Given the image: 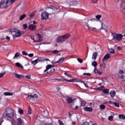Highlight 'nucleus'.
Listing matches in <instances>:
<instances>
[{
  "instance_id": "obj_28",
  "label": "nucleus",
  "mask_w": 125,
  "mask_h": 125,
  "mask_svg": "<svg viewBox=\"0 0 125 125\" xmlns=\"http://www.w3.org/2000/svg\"><path fill=\"white\" fill-rule=\"evenodd\" d=\"M119 119H123V120H125V114H120L119 115Z\"/></svg>"
},
{
  "instance_id": "obj_46",
  "label": "nucleus",
  "mask_w": 125,
  "mask_h": 125,
  "mask_svg": "<svg viewBox=\"0 0 125 125\" xmlns=\"http://www.w3.org/2000/svg\"><path fill=\"white\" fill-rule=\"evenodd\" d=\"M58 123H59V125H64V123H63V122L62 121H61V120H58Z\"/></svg>"
},
{
  "instance_id": "obj_23",
  "label": "nucleus",
  "mask_w": 125,
  "mask_h": 125,
  "mask_svg": "<svg viewBox=\"0 0 125 125\" xmlns=\"http://www.w3.org/2000/svg\"><path fill=\"white\" fill-rule=\"evenodd\" d=\"M26 98H29L30 100H34V96L33 95H28Z\"/></svg>"
},
{
  "instance_id": "obj_14",
  "label": "nucleus",
  "mask_w": 125,
  "mask_h": 125,
  "mask_svg": "<svg viewBox=\"0 0 125 125\" xmlns=\"http://www.w3.org/2000/svg\"><path fill=\"white\" fill-rule=\"evenodd\" d=\"M78 4V2L76 1H72L69 2V5L70 6H76Z\"/></svg>"
},
{
  "instance_id": "obj_52",
  "label": "nucleus",
  "mask_w": 125,
  "mask_h": 125,
  "mask_svg": "<svg viewBox=\"0 0 125 125\" xmlns=\"http://www.w3.org/2000/svg\"><path fill=\"white\" fill-rule=\"evenodd\" d=\"M124 72L123 70H119V74L120 75H123V74H124Z\"/></svg>"
},
{
  "instance_id": "obj_47",
  "label": "nucleus",
  "mask_w": 125,
  "mask_h": 125,
  "mask_svg": "<svg viewBox=\"0 0 125 125\" xmlns=\"http://www.w3.org/2000/svg\"><path fill=\"white\" fill-rule=\"evenodd\" d=\"M23 29L24 30H26V29H27V28H28V25H27L26 24H23Z\"/></svg>"
},
{
  "instance_id": "obj_56",
  "label": "nucleus",
  "mask_w": 125,
  "mask_h": 125,
  "mask_svg": "<svg viewBox=\"0 0 125 125\" xmlns=\"http://www.w3.org/2000/svg\"><path fill=\"white\" fill-rule=\"evenodd\" d=\"M83 125H89V123L87 122H84Z\"/></svg>"
},
{
  "instance_id": "obj_32",
  "label": "nucleus",
  "mask_w": 125,
  "mask_h": 125,
  "mask_svg": "<svg viewBox=\"0 0 125 125\" xmlns=\"http://www.w3.org/2000/svg\"><path fill=\"white\" fill-rule=\"evenodd\" d=\"M18 110L19 114L21 115H23L24 111L22 110V109L21 108H19Z\"/></svg>"
},
{
  "instance_id": "obj_55",
  "label": "nucleus",
  "mask_w": 125,
  "mask_h": 125,
  "mask_svg": "<svg viewBox=\"0 0 125 125\" xmlns=\"http://www.w3.org/2000/svg\"><path fill=\"white\" fill-rule=\"evenodd\" d=\"M34 99H35V98H38V97H39V96H38V95L34 94Z\"/></svg>"
},
{
  "instance_id": "obj_34",
  "label": "nucleus",
  "mask_w": 125,
  "mask_h": 125,
  "mask_svg": "<svg viewBox=\"0 0 125 125\" xmlns=\"http://www.w3.org/2000/svg\"><path fill=\"white\" fill-rule=\"evenodd\" d=\"M38 60L36 59L34 61H33L31 62V64H33V65H36V64H38Z\"/></svg>"
},
{
  "instance_id": "obj_33",
  "label": "nucleus",
  "mask_w": 125,
  "mask_h": 125,
  "mask_svg": "<svg viewBox=\"0 0 125 125\" xmlns=\"http://www.w3.org/2000/svg\"><path fill=\"white\" fill-rule=\"evenodd\" d=\"M100 108L101 110H104L105 108H106V106L104 104H101L100 105Z\"/></svg>"
},
{
  "instance_id": "obj_29",
  "label": "nucleus",
  "mask_w": 125,
  "mask_h": 125,
  "mask_svg": "<svg viewBox=\"0 0 125 125\" xmlns=\"http://www.w3.org/2000/svg\"><path fill=\"white\" fill-rule=\"evenodd\" d=\"M37 36L39 38V40L37 41L38 42H42V36H41V34H38Z\"/></svg>"
},
{
  "instance_id": "obj_24",
  "label": "nucleus",
  "mask_w": 125,
  "mask_h": 125,
  "mask_svg": "<svg viewBox=\"0 0 125 125\" xmlns=\"http://www.w3.org/2000/svg\"><path fill=\"white\" fill-rule=\"evenodd\" d=\"M92 66H93V67H95V68L97 67V62L96 61H94L92 62Z\"/></svg>"
},
{
  "instance_id": "obj_37",
  "label": "nucleus",
  "mask_w": 125,
  "mask_h": 125,
  "mask_svg": "<svg viewBox=\"0 0 125 125\" xmlns=\"http://www.w3.org/2000/svg\"><path fill=\"white\" fill-rule=\"evenodd\" d=\"M104 93H105V94H108L109 93V90L107 89L103 90Z\"/></svg>"
},
{
  "instance_id": "obj_26",
  "label": "nucleus",
  "mask_w": 125,
  "mask_h": 125,
  "mask_svg": "<svg viewBox=\"0 0 125 125\" xmlns=\"http://www.w3.org/2000/svg\"><path fill=\"white\" fill-rule=\"evenodd\" d=\"M26 17V14H24L20 17V20L22 21Z\"/></svg>"
},
{
  "instance_id": "obj_40",
  "label": "nucleus",
  "mask_w": 125,
  "mask_h": 125,
  "mask_svg": "<svg viewBox=\"0 0 125 125\" xmlns=\"http://www.w3.org/2000/svg\"><path fill=\"white\" fill-rule=\"evenodd\" d=\"M98 72H99V71H98V69H97V67H95L94 70V72L95 73V74H98Z\"/></svg>"
},
{
  "instance_id": "obj_11",
  "label": "nucleus",
  "mask_w": 125,
  "mask_h": 125,
  "mask_svg": "<svg viewBox=\"0 0 125 125\" xmlns=\"http://www.w3.org/2000/svg\"><path fill=\"white\" fill-rule=\"evenodd\" d=\"M83 110L85 112H92L93 111V108L91 107H85L83 108Z\"/></svg>"
},
{
  "instance_id": "obj_22",
  "label": "nucleus",
  "mask_w": 125,
  "mask_h": 125,
  "mask_svg": "<svg viewBox=\"0 0 125 125\" xmlns=\"http://www.w3.org/2000/svg\"><path fill=\"white\" fill-rule=\"evenodd\" d=\"M37 61L39 62H43V61H44V59H43L42 57H38L37 58Z\"/></svg>"
},
{
  "instance_id": "obj_10",
  "label": "nucleus",
  "mask_w": 125,
  "mask_h": 125,
  "mask_svg": "<svg viewBox=\"0 0 125 125\" xmlns=\"http://www.w3.org/2000/svg\"><path fill=\"white\" fill-rule=\"evenodd\" d=\"M16 124L17 125H22V124H23V121H22L21 118H18L16 121Z\"/></svg>"
},
{
  "instance_id": "obj_36",
  "label": "nucleus",
  "mask_w": 125,
  "mask_h": 125,
  "mask_svg": "<svg viewBox=\"0 0 125 125\" xmlns=\"http://www.w3.org/2000/svg\"><path fill=\"white\" fill-rule=\"evenodd\" d=\"M102 17V16L101 15H98L96 16V18L97 19V20H100V18Z\"/></svg>"
},
{
  "instance_id": "obj_61",
  "label": "nucleus",
  "mask_w": 125,
  "mask_h": 125,
  "mask_svg": "<svg viewBox=\"0 0 125 125\" xmlns=\"http://www.w3.org/2000/svg\"><path fill=\"white\" fill-rule=\"evenodd\" d=\"M86 24H87V27H88V29H90V27H89V24H88V22H86Z\"/></svg>"
},
{
  "instance_id": "obj_59",
  "label": "nucleus",
  "mask_w": 125,
  "mask_h": 125,
  "mask_svg": "<svg viewBox=\"0 0 125 125\" xmlns=\"http://www.w3.org/2000/svg\"><path fill=\"white\" fill-rule=\"evenodd\" d=\"M6 40H7V41H10V37H9V36H6Z\"/></svg>"
},
{
  "instance_id": "obj_35",
  "label": "nucleus",
  "mask_w": 125,
  "mask_h": 125,
  "mask_svg": "<svg viewBox=\"0 0 125 125\" xmlns=\"http://www.w3.org/2000/svg\"><path fill=\"white\" fill-rule=\"evenodd\" d=\"M55 71V68H52L50 71L47 72L46 74H51V73H53V72Z\"/></svg>"
},
{
  "instance_id": "obj_21",
  "label": "nucleus",
  "mask_w": 125,
  "mask_h": 125,
  "mask_svg": "<svg viewBox=\"0 0 125 125\" xmlns=\"http://www.w3.org/2000/svg\"><path fill=\"white\" fill-rule=\"evenodd\" d=\"M110 94L111 97H115V96H116V92L115 91H111Z\"/></svg>"
},
{
  "instance_id": "obj_4",
  "label": "nucleus",
  "mask_w": 125,
  "mask_h": 125,
  "mask_svg": "<svg viewBox=\"0 0 125 125\" xmlns=\"http://www.w3.org/2000/svg\"><path fill=\"white\" fill-rule=\"evenodd\" d=\"M66 102L70 105V107H73V105L75 104V100L71 97H68L65 99Z\"/></svg>"
},
{
  "instance_id": "obj_13",
  "label": "nucleus",
  "mask_w": 125,
  "mask_h": 125,
  "mask_svg": "<svg viewBox=\"0 0 125 125\" xmlns=\"http://www.w3.org/2000/svg\"><path fill=\"white\" fill-rule=\"evenodd\" d=\"M111 57V55L108 54V53H107L104 57V58L103 59V62L104 61V60H108V59H109V58H110Z\"/></svg>"
},
{
  "instance_id": "obj_62",
  "label": "nucleus",
  "mask_w": 125,
  "mask_h": 125,
  "mask_svg": "<svg viewBox=\"0 0 125 125\" xmlns=\"http://www.w3.org/2000/svg\"><path fill=\"white\" fill-rule=\"evenodd\" d=\"M108 103H109V104H111V105H113V104H114V103H113V102H112L111 101H109L108 102Z\"/></svg>"
},
{
  "instance_id": "obj_48",
  "label": "nucleus",
  "mask_w": 125,
  "mask_h": 125,
  "mask_svg": "<svg viewBox=\"0 0 125 125\" xmlns=\"http://www.w3.org/2000/svg\"><path fill=\"white\" fill-rule=\"evenodd\" d=\"M113 116H109L108 117V120L109 121H113Z\"/></svg>"
},
{
  "instance_id": "obj_53",
  "label": "nucleus",
  "mask_w": 125,
  "mask_h": 125,
  "mask_svg": "<svg viewBox=\"0 0 125 125\" xmlns=\"http://www.w3.org/2000/svg\"><path fill=\"white\" fill-rule=\"evenodd\" d=\"M77 83H84V82L82 80H78Z\"/></svg>"
},
{
  "instance_id": "obj_54",
  "label": "nucleus",
  "mask_w": 125,
  "mask_h": 125,
  "mask_svg": "<svg viewBox=\"0 0 125 125\" xmlns=\"http://www.w3.org/2000/svg\"><path fill=\"white\" fill-rule=\"evenodd\" d=\"M25 78H26V79H28V80H30V79H31V75H26L25 76Z\"/></svg>"
},
{
  "instance_id": "obj_50",
  "label": "nucleus",
  "mask_w": 125,
  "mask_h": 125,
  "mask_svg": "<svg viewBox=\"0 0 125 125\" xmlns=\"http://www.w3.org/2000/svg\"><path fill=\"white\" fill-rule=\"evenodd\" d=\"M77 60L78 61V62H79V63H82L83 62V60L81 59L80 58H78Z\"/></svg>"
},
{
  "instance_id": "obj_5",
  "label": "nucleus",
  "mask_w": 125,
  "mask_h": 125,
  "mask_svg": "<svg viewBox=\"0 0 125 125\" xmlns=\"http://www.w3.org/2000/svg\"><path fill=\"white\" fill-rule=\"evenodd\" d=\"M112 40H116L117 42H121L123 40V35L117 34L116 36H113Z\"/></svg>"
},
{
  "instance_id": "obj_19",
  "label": "nucleus",
  "mask_w": 125,
  "mask_h": 125,
  "mask_svg": "<svg viewBox=\"0 0 125 125\" xmlns=\"http://www.w3.org/2000/svg\"><path fill=\"white\" fill-rule=\"evenodd\" d=\"M19 57H20V54L19 52H17L14 55V59H17Z\"/></svg>"
},
{
  "instance_id": "obj_43",
  "label": "nucleus",
  "mask_w": 125,
  "mask_h": 125,
  "mask_svg": "<svg viewBox=\"0 0 125 125\" xmlns=\"http://www.w3.org/2000/svg\"><path fill=\"white\" fill-rule=\"evenodd\" d=\"M4 75H5V72H2L0 74V79H1V78H2L3 77V76H4Z\"/></svg>"
},
{
  "instance_id": "obj_64",
  "label": "nucleus",
  "mask_w": 125,
  "mask_h": 125,
  "mask_svg": "<svg viewBox=\"0 0 125 125\" xmlns=\"http://www.w3.org/2000/svg\"><path fill=\"white\" fill-rule=\"evenodd\" d=\"M98 75H102V72H101V71H99V72H98Z\"/></svg>"
},
{
  "instance_id": "obj_9",
  "label": "nucleus",
  "mask_w": 125,
  "mask_h": 125,
  "mask_svg": "<svg viewBox=\"0 0 125 125\" xmlns=\"http://www.w3.org/2000/svg\"><path fill=\"white\" fill-rule=\"evenodd\" d=\"M63 80L64 81H65V82H67L68 83H77L78 82V79H72L70 80L64 79Z\"/></svg>"
},
{
  "instance_id": "obj_38",
  "label": "nucleus",
  "mask_w": 125,
  "mask_h": 125,
  "mask_svg": "<svg viewBox=\"0 0 125 125\" xmlns=\"http://www.w3.org/2000/svg\"><path fill=\"white\" fill-rule=\"evenodd\" d=\"M89 21H91V22H95L96 21V19H91L87 20V22H89Z\"/></svg>"
},
{
  "instance_id": "obj_39",
  "label": "nucleus",
  "mask_w": 125,
  "mask_h": 125,
  "mask_svg": "<svg viewBox=\"0 0 125 125\" xmlns=\"http://www.w3.org/2000/svg\"><path fill=\"white\" fill-rule=\"evenodd\" d=\"M109 52H110V53H112V54L115 53V50L112 48L109 49Z\"/></svg>"
},
{
  "instance_id": "obj_25",
  "label": "nucleus",
  "mask_w": 125,
  "mask_h": 125,
  "mask_svg": "<svg viewBox=\"0 0 125 125\" xmlns=\"http://www.w3.org/2000/svg\"><path fill=\"white\" fill-rule=\"evenodd\" d=\"M14 75H15L16 78H17V79H21V77H23V76L20 75L18 73H14Z\"/></svg>"
},
{
  "instance_id": "obj_20",
  "label": "nucleus",
  "mask_w": 125,
  "mask_h": 125,
  "mask_svg": "<svg viewBox=\"0 0 125 125\" xmlns=\"http://www.w3.org/2000/svg\"><path fill=\"white\" fill-rule=\"evenodd\" d=\"M47 52H50V53H54V54H56L59 53V51L57 50H54V51H47Z\"/></svg>"
},
{
  "instance_id": "obj_57",
  "label": "nucleus",
  "mask_w": 125,
  "mask_h": 125,
  "mask_svg": "<svg viewBox=\"0 0 125 125\" xmlns=\"http://www.w3.org/2000/svg\"><path fill=\"white\" fill-rule=\"evenodd\" d=\"M56 89H57V90H58L59 91H60L61 90V88H60V87L59 86H57Z\"/></svg>"
},
{
  "instance_id": "obj_58",
  "label": "nucleus",
  "mask_w": 125,
  "mask_h": 125,
  "mask_svg": "<svg viewBox=\"0 0 125 125\" xmlns=\"http://www.w3.org/2000/svg\"><path fill=\"white\" fill-rule=\"evenodd\" d=\"M30 17H34V16H35V14H34V13H31L30 14Z\"/></svg>"
},
{
  "instance_id": "obj_51",
  "label": "nucleus",
  "mask_w": 125,
  "mask_h": 125,
  "mask_svg": "<svg viewBox=\"0 0 125 125\" xmlns=\"http://www.w3.org/2000/svg\"><path fill=\"white\" fill-rule=\"evenodd\" d=\"M29 57H34V54L33 53H30L28 55H27Z\"/></svg>"
},
{
  "instance_id": "obj_49",
  "label": "nucleus",
  "mask_w": 125,
  "mask_h": 125,
  "mask_svg": "<svg viewBox=\"0 0 125 125\" xmlns=\"http://www.w3.org/2000/svg\"><path fill=\"white\" fill-rule=\"evenodd\" d=\"M98 0H91V2L93 3H97Z\"/></svg>"
},
{
  "instance_id": "obj_31",
  "label": "nucleus",
  "mask_w": 125,
  "mask_h": 125,
  "mask_svg": "<svg viewBox=\"0 0 125 125\" xmlns=\"http://www.w3.org/2000/svg\"><path fill=\"white\" fill-rule=\"evenodd\" d=\"M81 104L82 107H84L85 106V104H86V102L84 101H82Z\"/></svg>"
},
{
  "instance_id": "obj_45",
  "label": "nucleus",
  "mask_w": 125,
  "mask_h": 125,
  "mask_svg": "<svg viewBox=\"0 0 125 125\" xmlns=\"http://www.w3.org/2000/svg\"><path fill=\"white\" fill-rule=\"evenodd\" d=\"M22 55H25V56H27V55H28V53L24 51L22 52Z\"/></svg>"
},
{
  "instance_id": "obj_42",
  "label": "nucleus",
  "mask_w": 125,
  "mask_h": 125,
  "mask_svg": "<svg viewBox=\"0 0 125 125\" xmlns=\"http://www.w3.org/2000/svg\"><path fill=\"white\" fill-rule=\"evenodd\" d=\"M83 76H87V77H90V76H91V74L84 73L83 74Z\"/></svg>"
},
{
  "instance_id": "obj_60",
  "label": "nucleus",
  "mask_w": 125,
  "mask_h": 125,
  "mask_svg": "<svg viewBox=\"0 0 125 125\" xmlns=\"http://www.w3.org/2000/svg\"><path fill=\"white\" fill-rule=\"evenodd\" d=\"M32 114V110L29 109L28 110V115H31Z\"/></svg>"
},
{
  "instance_id": "obj_15",
  "label": "nucleus",
  "mask_w": 125,
  "mask_h": 125,
  "mask_svg": "<svg viewBox=\"0 0 125 125\" xmlns=\"http://www.w3.org/2000/svg\"><path fill=\"white\" fill-rule=\"evenodd\" d=\"M97 55H98V53L97 52H94L92 54V59L93 60H96V57H97Z\"/></svg>"
},
{
  "instance_id": "obj_16",
  "label": "nucleus",
  "mask_w": 125,
  "mask_h": 125,
  "mask_svg": "<svg viewBox=\"0 0 125 125\" xmlns=\"http://www.w3.org/2000/svg\"><path fill=\"white\" fill-rule=\"evenodd\" d=\"M15 65L16 67H18V68H21V69H24L23 65H21L19 62L15 63Z\"/></svg>"
},
{
  "instance_id": "obj_30",
  "label": "nucleus",
  "mask_w": 125,
  "mask_h": 125,
  "mask_svg": "<svg viewBox=\"0 0 125 125\" xmlns=\"http://www.w3.org/2000/svg\"><path fill=\"white\" fill-rule=\"evenodd\" d=\"M103 86L101 87H96V88H94L95 90H102V88H103Z\"/></svg>"
},
{
  "instance_id": "obj_41",
  "label": "nucleus",
  "mask_w": 125,
  "mask_h": 125,
  "mask_svg": "<svg viewBox=\"0 0 125 125\" xmlns=\"http://www.w3.org/2000/svg\"><path fill=\"white\" fill-rule=\"evenodd\" d=\"M114 106H115V107H118V108H119V107H120V104H119V103L115 102L114 103Z\"/></svg>"
},
{
  "instance_id": "obj_3",
  "label": "nucleus",
  "mask_w": 125,
  "mask_h": 125,
  "mask_svg": "<svg viewBox=\"0 0 125 125\" xmlns=\"http://www.w3.org/2000/svg\"><path fill=\"white\" fill-rule=\"evenodd\" d=\"M71 35L70 34H65L64 35L59 36L57 38V42H65L66 39H68Z\"/></svg>"
},
{
  "instance_id": "obj_27",
  "label": "nucleus",
  "mask_w": 125,
  "mask_h": 125,
  "mask_svg": "<svg viewBox=\"0 0 125 125\" xmlns=\"http://www.w3.org/2000/svg\"><path fill=\"white\" fill-rule=\"evenodd\" d=\"M63 61H64V58H61L60 60L57 61L56 62L58 63V64H61Z\"/></svg>"
},
{
  "instance_id": "obj_44",
  "label": "nucleus",
  "mask_w": 125,
  "mask_h": 125,
  "mask_svg": "<svg viewBox=\"0 0 125 125\" xmlns=\"http://www.w3.org/2000/svg\"><path fill=\"white\" fill-rule=\"evenodd\" d=\"M30 38L31 39V40H33V41H34V42H37V41L35 40V37H34V36H31Z\"/></svg>"
},
{
  "instance_id": "obj_18",
  "label": "nucleus",
  "mask_w": 125,
  "mask_h": 125,
  "mask_svg": "<svg viewBox=\"0 0 125 125\" xmlns=\"http://www.w3.org/2000/svg\"><path fill=\"white\" fill-rule=\"evenodd\" d=\"M50 82L52 83H55L56 82H61V79H51Z\"/></svg>"
},
{
  "instance_id": "obj_8",
  "label": "nucleus",
  "mask_w": 125,
  "mask_h": 125,
  "mask_svg": "<svg viewBox=\"0 0 125 125\" xmlns=\"http://www.w3.org/2000/svg\"><path fill=\"white\" fill-rule=\"evenodd\" d=\"M29 30H31V31H36L37 29V26L34 24H29L28 26Z\"/></svg>"
},
{
  "instance_id": "obj_12",
  "label": "nucleus",
  "mask_w": 125,
  "mask_h": 125,
  "mask_svg": "<svg viewBox=\"0 0 125 125\" xmlns=\"http://www.w3.org/2000/svg\"><path fill=\"white\" fill-rule=\"evenodd\" d=\"M53 67H55L54 65H51V64H48L46 66V69L44 70V73H45L46 72H47L49 69H51Z\"/></svg>"
},
{
  "instance_id": "obj_63",
  "label": "nucleus",
  "mask_w": 125,
  "mask_h": 125,
  "mask_svg": "<svg viewBox=\"0 0 125 125\" xmlns=\"http://www.w3.org/2000/svg\"><path fill=\"white\" fill-rule=\"evenodd\" d=\"M83 84L85 86V87H87V88L89 87L88 85H87V84L84 83Z\"/></svg>"
},
{
  "instance_id": "obj_1",
  "label": "nucleus",
  "mask_w": 125,
  "mask_h": 125,
  "mask_svg": "<svg viewBox=\"0 0 125 125\" xmlns=\"http://www.w3.org/2000/svg\"><path fill=\"white\" fill-rule=\"evenodd\" d=\"M5 117H8L9 118H12L14 117V111L12 108L8 107L6 108L2 118L3 119V118H5Z\"/></svg>"
},
{
  "instance_id": "obj_6",
  "label": "nucleus",
  "mask_w": 125,
  "mask_h": 125,
  "mask_svg": "<svg viewBox=\"0 0 125 125\" xmlns=\"http://www.w3.org/2000/svg\"><path fill=\"white\" fill-rule=\"evenodd\" d=\"M49 15L48 13L46 12H42L41 14L42 20H46V19H48Z\"/></svg>"
},
{
  "instance_id": "obj_2",
  "label": "nucleus",
  "mask_w": 125,
  "mask_h": 125,
  "mask_svg": "<svg viewBox=\"0 0 125 125\" xmlns=\"http://www.w3.org/2000/svg\"><path fill=\"white\" fill-rule=\"evenodd\" d=\"M13 3L11 0H2L0 3V8H6Z\"/></svg>"
},
{
  "instance_id": "obj_17",
  "label": "nucleus",
  "mask_w": 125,
  "mask_h": 125,
  "mask_svg": "<svg viewBox=\"0 0 125 125\" xmlns=\"http://www.w3.org/2000/svg\"><path fill=\"white\" fill-rule=\"evenodd\" d=\"M4 95H5V96H12L13 94L11 92H5L4 93Z\"/></svg>"
},
{
  "instance_id": "obj_7",
  "label": "nucleus",
  "mask_w": 125,
  "mask_h": 125,
  "mask_svg": "<svg viewBox=\"0 0 125 125\" xmlns=\"http://www.w3.org/2000/svg\"><path fill=\"white\" fill-rule=\"evenodd\" d=\"M12 32H14L15 33V37H20L21 36V31L17 28L14 29Z\"/></svg>"
}]
</instances>
